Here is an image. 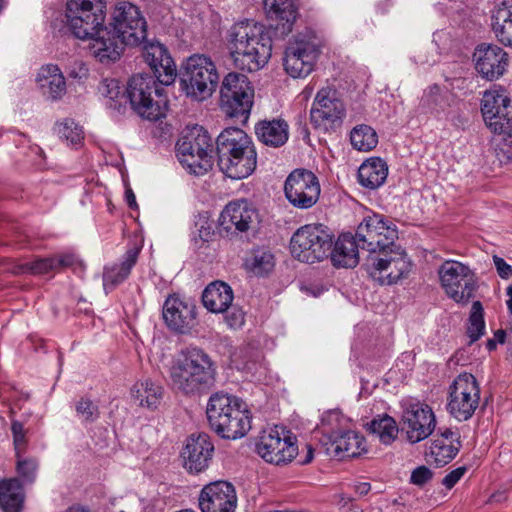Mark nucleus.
I'll list each match as a JSON object with an SVG mask.
<instances>
[{
	"instance_id": "nucleus-1",
	"label": "nucleus",
	"mask_w": 512,
	"mask_h": 512,
	"mask_svg": "<svg viewBox=\"0 0 512 512\" xmlns=\"http://www.w3.org/2000/svg\"><path fill=\"white\" fill-rule=\"evenodd\" d=\"M105 0H67V27L80 40H90L92 56L102 64L120 59L125 47L138 46L146 40L147 22L139 7L118 1L108 23Z\"/></svg>"
},
{
	"instance_id": "nucleus-2",
	"label": "nucleus",
	"mask_w": 512,
	"mask_h": 512,
	"mask_svg": "<svg viewBox=\"0 0 512 512\" xmlns=\"http://www.w3.org/2000/svg\"><path fill=\"white\" fill-rule=\"evenodd\" d=\"M227 40L233 64L241 71H259L271 58L272 39L265 26L255 20L234 23Z\"/></svg>"
},
{
	"instance_id": "nucleus-3",
	"label": "nucleus",
	"mask_w": 512,
	"mask_h": 512,
	"mask_svg": "<svg viewBox=\"0 0 512 512\" xmlns=\"http://www.w3.org/2000/svg\"><path fill=\"white\" fill-rule=\"evenodd\" d=\"M217 366L202 349H182L173 359L169 368L172 388L186 396L207 393L215 384Z\"/></svg>"
},
{
	"instance_id": "nucleus-4",
	"label": "nucleus",
	"mask_w": 512,
	"mask_h": 512,
	"mask_svg": "<svg viewBox=\"0 0 512 512\" xmlns=\"http://www.w3.org/2000/svg\"><path fill=\"white\" fill-rule=\"evenodd\" d=\"M216 154L219 169L231 179L250 176L257 165L255 146L240 128H226L218 135Z\"/></svg>"
},
{
	"instance_id": "nucleus-5",
	"label": "nucleus",
	"mask_w": 512,
	"mask_h": 512,
	"mask_svg": "<svg viewBox=\"0 0 512 512\" xmlns=\"http://www.w3.org/2000/svg\"><path fill=\"white\" fill-rule=\"evenodd\" d=\"M158 80L148 74H137L126 86L127 103L142 118L156 121L165 115L167 99Z\"/></svg>"
},
{
	"instance_id": "nucleus-6",
	"label": "nucleus",
	"mask_w": 512,
	"mask_h": 512,
	"mask_svg": "<svg viewBox=\"0 0 512 512\" xmlns=\"http://www.w3.org/2000/svg\"><path fill=\"white\" fill-rule=\"evenodd\" d=\"M176 151L190 173L203 175L213 166V140L202 126L187 128L176 143Z\"/></svg>"
},
{
	"instance_id": "nucleus-7",
	"label": "nucleus",
	"mask_w": 512,
	"mask_h": 512,
	"mask_svg": "<svg viewBox=\"0 0 512 512\" xmlns=\"http://www.w3.org/2000/svg\"><path fill=\"white\" fill-rule=\"evenodd\" d=\"M219 75L214 62L205 55L190 56L181 73L180 83L187 96L202 101L215 91Z\"/></svg>"
},
{
	"instance_id": "nucleus-8",
	"label": "nucleus",
	"mask_w": 512,
	"mask_h": 512,
	"mask_svg": "<svg viewBox=\"0 0 512 512\" xmlns=\"http://www.w3.org/2000/svg\"><path fill=\"white\" fill-rule=\"evenodd\" d=\"M332 244L333 238L323 225L309 224L293 234L290 250L299 261L313 264L328 257Z\"/></svg>"
},
{
	"instance_id": "nucleus-9",
	"label": "nucleus",
	"mask_w": 512,
	"mask_h": 512,
	"mask_svg": "<svg viewBox=\"0 0 512 512\" xmlns=\"http://www.w3.org/2000/svg\"><path fill=\"white\" fill-rule=\"evenodd\" d=\"M254 102V88L244 74L228 73L220 89V107L230 118L246 122Z\"/></svg>"
},
{
	"instance_id": "nucleus-10",
	"label": "nucleus",
	"mask_w": 512,
	"mask_h": 512,
	"mask_svg": "<svg viewBox=\"0 0 512 512\" xmlns=\"http://www.w3.org/2000/svg\"><path fill=\"white\" fill-rule=\"evenodd\" d=\"M321 53V42L312 34L297 35L285 50L284 68L293 78H304L314 69Z\"/></svg>"
},
{
	"instance_id": "nucleus-11",
	"label": "nucleus",
	"mask_w": 512,
	"mask_h": 512,
	"mask_svg": "<svg viewBox=\"0 0 512 512\" xmlns=\"http://www.w3.org/2000/svg\"><path fill=\"white\" fill-rule=\"evenodd\" d=\"M481 112L486 126L498 135L511 136V93L501 86L485 91L481 101Z\"/></svg>"
},
{
	"instance_id": "nucleus-12",
	"label": "nucleus",
	"mask_w": 512,
	"mask_h": 512,
	"mask_svg": "<svg viewBox=\"0 0 512 512\" xmlns=\"http://www.w3.org/2000/svg\"><path fill=\"white\" fill-rule=\"evenodd\" d=\"M440 283L448 297L467 304L477 289L475 273L469 266L455 260L444 261L438 269Z\"/></svg>"
},
{
	"instance_id": "nucleus-13",
	"label": "nucleus",
	"mask_w": 512,
	"mask_h": 512,
	"mask_svg": "<svg viewBox=\"0 0 512 512\" xmlns=\"http://www.w3.org/2000/svg\"><path fill=\"white\" fill-rule=\"evenodd\" d=\"M480 403V387L470 373L459 374L449 387L447 410L458 421L470 419Z\"/></svg>"
},
{
	"instance_id": "nucleus-14",
	"label": "nucleus",
	"mask_w": 512,
	"mask_h": 512,
	"mask_svg": "<svg viewBox=\"0 0 512 512\" xmlns=\"http://www.w3.org/2000/svg\"><path fill=\"white\" fill-rule=\"evenodd\" d=\"M389 249L369 254L364 263L368 275L382 285L396 283L410 271L411 267L403 251H395L391 247Z\"/></svg>"
},
{
	"instance_id": "nucleus-15",
	"label": "nucleus",
	"mask_w": 512,
	"mask_h": 512,
	"mask_svg": "<svg viewBox=\"0 0 512 512\" xmlns=\"http://www.w3.org/2000/svg\"><path fill=\"white\" fill-rule=\"evenodd\" d=\"M395 238V227L380 214L365 216L358 225L355 235L360 249L367 250L369 254H377L392 247Z\"/></svg>"
},
{
	"instance_id": "nucleus-16",
	"label": "nucleus",
	"mask_w": 512,
	"mask_h": 512,
	"mask_svg": "<svg viewBox=\"0 0 512 512\" xmlns=\"http://www.w3.org/2000/svg\"><path fill=\"white\" fill-rule=\"evenodd\" d=\"M258 455L266 462L282 465L291 462L298 453L295 437L282 427L263 431L256 444Z\"/></svg>"
},
{
	"instance_id": "nucleus-17",
	"label": "nucleus",
	"mask_w": 512,
	"mask_h": 512,
	"mask_svg": "<svg viewBox=\"0 0 512 512\" xmlns=\"http://www.w3.org/2000/svg\"><path fill=\"white\" fill-rule=\"evenodd\" d=\"M317 176L306 169H296L286 178L284 193L288 202L297 209L313 207L320 196Z\"/></svg>"
},
{
	"instance_id": "nucleus-18",
	"label": "nucleus",
	"mask_w": 512,
	"mask_h": 512,
	"mask_svg": "<svg viewBox=\"0 0 512 512\" xmlns=\"http://www.w3.org/2000/svg\"><path fill=\"white\" fill-rule=\"evenodd\" d=\"M401 424L407 441L415 444L425 440L433 433L436 427V417L428 404L415 401L404 406Z\"/></svg>"
},
{
	"instance_id": "nucleus-19",
	"label": "nucleus",
	"mask_w": 512,
	"mask_h": 512,
	"mask_svg": "<svg viewBox=\"0 0 512 512\" xmlns=\"http://www.w3.org/2000/svg\"><path fill=\"white\" fill-rule=\"evenodd\" d=\"M344 115V105L335 90L323 88L317 92L310 111L311 122L316 128H335L341 124Z\"/></svg>"
},
{
	"instance_id": "nucleus-20",
	"label": "nucleus",
	"mask_w": 512,
	"mask_h": 512,
	"mask_svg": "<svg viewBox=\"0 0 512 512\" xmlns=\"http://www.w3.org/2000/svg\"><path fill=\"white\" fill-rule=\"evenodd\" d=\"M476 71L486 80L500 78L507 70L509 57L507 52L496 44H480L473 53Z\"/></svg>"
},
{
	"instance_id": "nucleus-21",
	"label": "nucleus",
	"mask_w": 512,
	"mask_h": 512,
	"mask_svg": "<svg viewBox=\"0 0 512 512\" xmlns=\"http://www.w3.org/2000/svg\"><path fill=\"white\" fill-rule=\"evenodd\" d=\"M163 319L169 329L186 334L196 324V306L189 299L171 295L164 302Z\"/></svg>"
},
{
	"instance_id": "nucleus-22",
	"label": "nucleus",
	"mask_w": 512,
	"mask_h": 512,
	"mask_svg": "<svg viewBox=\"0 0 512 512\" xmlns=\"http://www.w3.org/2000/svg\"><path fill=\"white\" fill-rule=\"evenodd\" d=\"M258 211L246 200L228 203L219 217V225L226 232H246L256 228Z\"/></svg>"
},
{
	"instance_id": "nucleus-23",
	"label": "nucleus",
	"mask_w": 512,
	"mask_h": 512,
	"mask_svg": "<svg viewBox=\"0 0 512 512\" xmlns=\"http://www.w3.org/2000/svg\"><path fill=\"white\" fill-rule=\"evenodd\" d=\"M144 61L153 71V77L161 85H170L176 78V66L168 50L158 41H143Z\"/></svg>"
},
{
	"instance_id": "nucleus-24",
	"label": "nucleus",
	"mask_w": 512,
	"mask_h": 512,
	"mask_svg": "<svg viewBox=\"0 0 512 512\" xmlns=\"http://www.w3.org/2000/svg\"><path fill=\"white\" fill-rule=\"evenodd\" d=\"M202 512H234L237 496L234 487L225 481L206 485L199 497Z\"/></svg>"
},
{
	"instance_id": "nucleus-25",
	"label": "nucleus",
	"mask_w": 512,
	"mask_h": 512,
	"mask_svg": "<svg viewBox=\"0 0 512 512\" xmlns=\"http://www.w3.org/2000/svg\"><path fill=\"white\" fill-rule=\"evenodd\" d=\"M214 453V445L205 433L192 434L181 453L184 467L191 473H199L208 468Z\"/></svg>"
},
{
	"instance_id": "nucleus-26",
	"label": "nucleus",
	"mask_w": 512,
	"mask_h": 512,
	"mask_svg": "<svg viewBox=\"0 0 512 512\" xmlns=\"http://www.w3.org/2000/svg\"><path fill=\"white\" fill-rule=\"evenodd\" d=\"M321 442L326 447L328 455L339 459L357 457L366 452L364 437L353 430L333 433L322 438Z\"/></svg>"
},
{
	"instance_id": "nucleus-27",
	"label": "nucleus",
	"mask_w": 512,
	"mask_h": 512,
	"mask_svg": "<svg viewBox=\"0 0 512 512\" xmlns=\"http://www.w3.org/2000/svg\"><path fill=\"white\" fill-rule=\"evenodd\" d=\"M490 20L496 39L512 47V0H496L490 10Z\"/></svg>"
},
{
	"instance_id": "nucleus-28",
	"label": "nucleus",
	"mask_w": 512,
	"mask_h": 512,
	"mask_svg": "<svg viewBox=\"0 0 512 512\" xmlns=\"http://www.w3.org/2000/svg\"><path fill=\"white\" fill-rule=\"evenodd\" d=\"M221 425L217 434L226 439H239L251 429V416L247 404L239 399Z\"/></svg>"
},
{
	"instance_id": "nucleus-29",
	"label": "nucleus",
	"mask_w": 512,
	"mask_h": 512,
	"mask_svg": "<svg viewBox=\"0 0 512 512\" xmlns=\"http://www.w3.org/2000/svg\"><path fill=\"white\" fill-rule=\"evenodd\" d=\"M460 435L451 429H445L437 436L430 446V457L437 466H444L459 452Z\"/></svg>"
},
{
	"instance_id": "nucleus-30",
	"label": "nucleus",
	"mask_w": 512,
	"mask_h": 512,
	"mask_svg": "<svg viewBox=\"0 0 512 512\" xmlns=\"http://www.w3.org/2000/svg\"><path fill=\"white\" fill-rule=\"evenodd\" d=\"M258 140L266 146L278 148L289 138V125L282 119L263 120L255 125Z\"/></svg>"
},
{
	"instance_id": "nucleus-31",
	"label": "nucleus",
	"mask_w": 512,
	"mask_h": 512,
	"mask_svg": "<svg viewBox=\"0 0 512 512\" xmlns=\"http://www.w3.org/2000/svg\"><path fill=\"white\" fill-rule=\"evenodd\" d=\"M357 240L350 233L340 235L331 252V261L336 267L353 268L359 262Z\"/></svg>"
},
{
	"instance_id": "nucleus-32",
	"label": "nucleus",
	"mask_w": 512,
	"mask_h": 512,
	"mask_svg": "<svg viewBox=\"0 0 512 512\" xmlns=\"http://www.w3.org/2000/svg\"><path fill=\"white\" fill-rule=\"evenodd\" d=\"M234 299L232 288L222 281L210 283L202 294L203 305L213 313L225 312Z\"/></svg>"
},
{
	"instance_id": "nucleus-33",
	"label": "nucleus",
	"mask_w": 512,
	"mask_h": 512,
	"mask_svg": "<svg viewBox=\"0 0 512 512\" xmlns=\"http://www.w3.org/2000/svg\"><path fill=\"white\" fill-rule=\"evenodd\" d=\"M139 253L140 248L134 246L126 251L120 264H115L105 269L103 274L105 290L113 289L128 278L131 269L137 262Z\"/></svg>"
},
{
	"instance_id": "nucleus-34",
	"label": "nucleus",
	"mask_w": 512,
	"mask_h": 512,
	"mask_svg": "<svg viewBox=\"0 0 512 512\" xmlns=\"http://www.w3.org/2000/svg\"><path fill=\"white\" fill-rule=\"evenodd\" d=\"M239 398L217 392L209 398L206 414L211 428L217 433L221 425L228 418V414L234 407V402Z\"/></svg>"
},
{
	"instance_id": "nucleus-35",
	"label": "nucleus",
	"mask_w": 512,
	"mask_h": 512,
	"mask_svg": "<svg viewBox=\"0 0 512 512\" xmlns=\"http://www.w3.org/2000/svg\"><path fill=\"white\" fill-rule=\"evenodd\" d=\"M388 175V166L384 160L373 157L361 164L358 169L359 183L368 189H377L384 184Z\"/></svg>"
},
{
	"instance_id": "nucleus-36",
	"label": "nucleus",
	"mask_w": 512,
	"mask_h": 512,
	"mask_svg": "<svg viewBox=\"0 0 512 512\" xmlns=\"http://www.w3.org/2000/svg\"><path fill=\"white\" fill-rule=\"evenodd\" d=\"M37 82L52 99L61 98L66 92L65 78L57 65L48 64L40 68Z\"/></svg>"
},
{
	"instance_id": "nucleus-37",
	"label": "nucleus",
	"mask_w": 512,
	"mask_h": 512,
	"mask_svg": "<svg viewBox=\"0 0 512 512\" xmlns=\"http://www.w3.org/2000/svg\"><path fill=\"white\" fill-rule=\"evenodd\" d=\"M23 502V486L18 478L0 481V507L5 512H19Z\"/></svg>"
},
{
	"instance_id": "nucleus-38",
	"label": "nucleus",
	"mask_w": 512,
	"mask_h": 512,
	"mask_svg": "<svg viewBox=\"0 0 512 512\" xmlns=\"http://www.w3.org/2000/svg\"><path fill=\"white\" fill-rule=\"evenodd\" d=\"M264 8L271 19L282 22L283 32H290L297 18L294 0H264Z\"/></svg>"
},
{
	"instance_id": "nucleus-39",
	"label": "nucleus",
	"mask_w": 512,
	"mask_h": 512,
	"mask_svg": "<svg viewBox=\"0 0 512 512\" xmlns=\"http://www.w3.org/2000/svg\"><path fill=\"white\" fill-rule=\"evenodd\" d=\"M131 395L140 406L156 408L163 397V388L158 383L145 379L133 385Z\"/></svg>"
},
{
	"instance_id": "nucleus-40",
	"label": "nucleus",
	"mask_w": 512,
	"mask_h": 512,
	"mask_svg": "<svg viewBox=\"0 0 512 512\" xmlns=\"http://www.w3.org/2000/svg\"><path fill=\"white\" fill-rule=\"evenodd\" d=\"M367 430L384 445L392 444L399 433L395 419L387 414L374 417L367 423Z\"/></svg>"
},
{
	"instance_id": "nucleus-41",
	"label": "nucleus",
	"mask_w": 512,
	"mask_h": 512,
	"mask_svg": "<svg viewBox=\"0 0 512 512\" xmlns=\"http://www.w3.org/2000/svg\"><path fill=\"white\" fill-rule=\"evenodd\" d=\"M99 92L107 99L106 105L118 112L123 113L127 105L126 89L120 86L117 79H104L99 86Z\"/></svg>"
},
{
	"instance_id": "nucleus-42",
	"label": "nucleus",
	"mask_w": 512,
	"mask_h": 512,
	"mask_svg": "<svg viewBox=\"0 0 512 512\" xmlns=\"http://www.w3.org/2000/svg\"><path fill=\"white\" fill-rule=\"evenodd\" d=\"M421 106L438 117L449 106L448 94L438 85H432L425 90L421 98Z\"/></svg>"
},
{
	"instance_id": "nucleus-43",
	"label": "nucleus",
	"mask_w": 512,
	"mask_h": 512,
	"mask_svg": "<svg viewBox=\"0 0 512 512\" xmlns=\"http://www.w3.org/2000/svg\"><path fill=\"white\" fill-rule=\"evenodd\" d=\"M350 141L355 149L368 152L377 146L378 136L372 127L361 124L352 129Z\"/></svg>"
},
{
	"instance_id": "nucleus-44",
	"label": "nucleus",
	"mask_w": 512,
	"mask_h": 512,
	"mask_svg": "<svg viewBox=\"0 0 512 512\" xmlns=\"http://www.w3.org/2000/svg\"><path fill=\"white\" fill-rule=\"evenodd\" d=\"M485 332V322L483 307L480 301H475L472 304L471 313L469 316V325L467 334L470 338V343L477 341Z\"/></svg>"
},
{
	"instance_id": "nucleus-45",
	"label": "nucleus",
	"mask_w": 512,
	"mask_h": 512,
	"mask_svg": "<svg viewBox=\"0 0 512 512\" xmlns=\"http://www.w3.org/2000/svg\"><path fill=\"white\" fill-rule=\"evenodd\" d=\"M274 265V256L269 250L258 248L253 251L250 267L254 274L267 275L273 270Z\"/></svg>"
},
{
	"instance_id": "nucleus-46",
	"label": "nucleus",
	"mask_w": 512,
	"mask_h": 512,
	"mask_svg": "<svg viewBox=\"0 0 512 512\" xmlns=\"http://www.w3.org/2000/svg\"><path fill=\"white\" fill-rule=\"evenodd\" d=\"M39 469V461L35 457L16 456V472L23 484H33Z\"/></svg>"
},
{
	"instance_id": "nucleus-47",
	"label": "nucleus",
	"mask_w": 512,
	"mask_h": 512,
	"mask_svg": "<svg viewBox=\"0 0 512 512\" xmlns=\"http://www.w3.org/2000/svg\"><path fill=\"white\" fill-rule=\"evenodd\" d=\"M55 131L61 139L77 147L84 138L82 127L71 119H66L56 125Z\"/></svg>"
},
{
	"instance_id": "nucleus-48",
	"label": "nucleus",
	"mask_w": 512,
	"mask_h": 512,
	"mask_svg": "<svg viewBox=\"0 0 512 512\" xmlns=\"http://www.w3.org/2000/svg\"><path fill=\"white\" fill-rule=\"evenodd\" d=\"M344 421L343 415L338 410H330L323 414L321 418V427L324 437L330 436L333 433H340L339 428Z\"/></svg>"
},
{
	"instance_id": "nucleus-49",
	"label": "nucleus",
	"mask_w": 512,
	"mask_h": 512,
	"mask_svg": "<svg viewBox=\"0 0 512 512\" xmlns=\"http://www.w3.org/2000/svg\"><path fill=\"white\" fill-rule=\"evenodd\" d=\"M75 409L77 416L84 422H94L99 417L98 406L88 398L80 399Z\"/></svg>"
},
{
	"instance_id": "nucleus-50",
	"label": "nucleus",
	"mask_w": 512,
	"mask_h": 512,
	"mask_svg": "<svg viewBox=\"0 0 512 512\" xmlns=\"http://www.w3.org/2000/svg\"><path fill=\"white\" fill-rule=\"evenodd\" d=\"M28 269L33 274H45L52 270H56V261L53 257L37 259L28 264Z\"/></svg>"
},
{
	"instance_id": "nucleus-51",
	"label": "nucleus",
	"mask_w": 512,
	"mask_h": 512,
	"mask_svg": "<svg viewBox=\"0 0 512 512\" xmlns=\"http://www.w3.org/2000/svg\"><path fill=\"white\" fill-rule=\"evenodd\" d=\"M225 321L232 329L240 328L245 322L244 312L239 308H232L225 316Z\"/></svg>"
},
{
	"instance_id": "nucleus-52",
	"label": "nucleus",
	"mask_w": 512,
	"mask_h": 512,
	"mask_svg": "<svg viewBox=\"0 0 512 512\" xmlns=\"http://www.w3.org/2000/svg\"><path fill=\"white\" fill-rule=\"evenodd\" d=\"M88 68L83 61L75 60L68 68V75L74 79H83L88 75Z\"/></svg>"
},
{
	"instance_id": "nucleus-53",
	"label": "nucleus",
	"mask_w": 512,
	"mask_h": 512,
	"mask_svg": "<svg viewBox=\"0 0 512 512\" xmlns=\"http://www.w3.org/2000/svg\"><path fill=\"white\" fill-rule=\"evenodd\" d=\"M432 477V472L425 466L416 468L411 474V482L415 485H423Z\"/></svg>"
},
{
	"instance_id": "nucleus-54",
	"label": "nucleus",
	"mask_w": 512,
	"mask_h": 512,
	"mask_svg": "<svg viewBox=\"0 0 512 512\" xmlns=\"http://www.w3.org/2000/svg\"><path fill=\"white\" fill-rule=\"evenodd\" d=\"M465 472V467H458L454 469L443 478L442 484L446 488L451 489L462 478Z\"/></svg>"
},
{
	"instance_id": "nucleus-55",
	"label": "nucleus",
	"mask_w": 512,
	"mask_h": 512,
	"mask_svg": "<svg viewBox=\"0 0 512 512\" xmlns=\"http://www.w3.org/2000/svg\"><path fill=\"white\" fill-rule=\"evenodd\" d=\"M493 262L496 267L498 275L503 279H508L512 276V266L498 256L493 257Z\"/></svg>"
},
{
	"instance_id": "nucleus-56",
	"label": "nucleus",
	"mask_w": 512,
	"mask_h": 512,
	"mask_svg": "<svg viewBox=\"0 0 512 512\" xmlns=\"http://www.w3.org/2000/svg\"><path fill=\"white\" fill-rule=\"evenodd\" d=\"M53 260L56 261V269L59 267H73L78 263V259L74 254H62L53 257Z\"/></svg>"
},
{
	"instance_id": "nucleus-57",
	"label": "nucleus",
	"mask_w": 512,
	"mask_h": 512,
	"mask_svg": "<svg viewBox=\"0 0 512 512\" xmlns=\"http://www.w3.org/2000/svg\"><path fill=\"white\" fill-rule=\"evenodd\" d=\"M13 444L15 449V456H21L26 450V437L25 433L13 437Z\"/></svg>"
},
{
	"instance_id": "nucleus-58",
	"label": "nucleus",
	"mask_w": 512,
	"mask_h": 512,
	"mask_svg": "<svg viewBox=\"0 0 512 512\" xmlns=\"http://www.w3.org/2000/svg\"><path fill=\"white\" fill-rule=\"evenodd\" d=\"M370 489H371V485L367 482H362V483H358L357 485H355V491L360 496H364V495L368 494Z\"/></svg>"
},
{
	"instance_id": "nucleus-59",
	"label": "nucleus",
	"mask_w": 512,
	"mask_h": 512,
	"mask_svg": "<svg viewBox=\"0 0 512 512\" xmlns=\"http://www.w3.org/2000/svg\"><path fill=\"white\" fill-rule=\"evenodd\" d=\"M11 431H12L13 437H15L17 435H22V434L25 433L24 426L19 421H13L12 422Z\"/></svg>"
},
{
	"instance_id": "nucleus-60",
	"label": "nucleus",
	"mask_w": 512,
	"mask_h": 512,
	"mask_svg": "<svg viewBox=\"0 0 512 512\" xmlns=\"http://www.w3.org/2000/svg\"><path fill=\"white\" fill-rule=\"evenodd\" d=\"M126 201L130 208H134L137 206L135 195L131 189L126 191Z\"/></svg>"
},
{
	"instance_id": "nucleus-61",
	"label": "nucleus",
	"mask_w": 512,
	"mask_h": 512,
	"mask_svg": "<svg viewBox=\"0 0 512 512\" xmlns=\"http://www.w3.org/2000/svg\"><path fill=\"white\" fill-rule=\"evenodd\" d=\"M508 334V332L500 329V330H497L495 333H494V340L497 342V343H500V344H503L505 342V338H506V335Z\"/></svg>"
},
{
	"instance_id": "nucleus-62",
	"label": "nucleus",
	"mask_w": 512,
	"mask_h": 512,
	"mask_svg": "<svg viewBox=\"0 0 512 512\" xmlns=\"http://www.w3.org/2000/svg\"><path fill=\"white\" fill-rule=\"evenodd\" d=\"M414 61L415 63L417 64H430L429 60L427 59V57L424 55L423 51H419L415 56H414Z\"/></svg>"
},
{
	"instance_id": "nucleus-63",
	"label": "nucleus",
	"mask_w": 512,
	"mask_h": 512,
	"mask_svg": "<svg viewBox=\"0 0 512 512\" xmlns=\"http://www.w3.org/2000/svg\"><path fill=\"white\" fill-rule=\"evenodd\" d=\"M507 295L509 296V299L506 302L507 307L510 313L512 314V284L507 288Z\"/></svg>"
},
{
	"instance_id": "nucleus-64",
	"label": "nucleus",
	"mask_w": 512,
	"mask_h": 512,
	"mask_svg": "<svg viewBox=\"0 0 512 512\" xmlns=\"http://www.w3.org/2000/svg\"><path fill=\"white\" fill-rule=\"evenodd\" d=\"M67 512H89V510L81 506H72L68 509Z\"/></svg>"
}]
</instances>
